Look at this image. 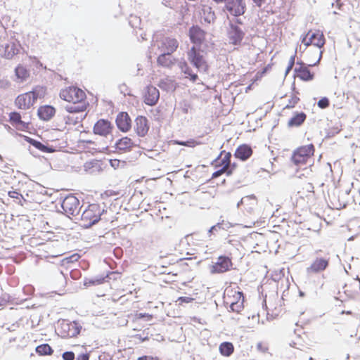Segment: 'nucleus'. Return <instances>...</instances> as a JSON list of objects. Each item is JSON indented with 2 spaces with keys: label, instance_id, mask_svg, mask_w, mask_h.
I'll list each match as a JSON object with an SVG mask.
<instances>
[{
  "label": "nucleus",
  "instance_id": "nucleus-1",
  "mask_svg": "<svg viewBox=\"0 0 360 360\" xmlns=\"http://www.w3.org/2000/svg\"><path fill=\"white\" fill-rule=\"evenodd\" d=\"M105 207H101L97 203L89 205L81 215L80 225L84 229H89L96 224L101 219V216L106 212Z\"/></svg>",
  "mask_w": 360,
  "mask_h": 360
},
{
  "label": "nucleus",
  "instance_id": "nucleus-2",
  "mask_svg": "<svg viewBox=\"0 0 360 360\" xmlns=\"http://www.w3.org/2000/svg\"><path fill=\"white\" fill-rule=\"evenodd\" d=\"M224 304L229 305V311L239 313L243 308L244 295L240 291H229L224 296Z\"/></svg>",
  "mask_w": 360,
  "mask_h": 360
},
{
  "label": "nucleus",
  "instance_id": "nucleus-3",
  "mask_svg": "<svg viewBox=\"0 0 360 360\" xmlns=\"http://www.w3.org/2000/svg\"><path fill=\"white\" fill-rule=\"evenodd\" d=\"M82 326L77 321L63 319L58 321V334L63 338L77 336L81 331Z\"/></svg>",
  "mask_w": 360,
  "mask_h": 360
},
{
  "label": "nucleus",
  "instance_id": "nucleus-4",
  "mask_svg": "<svg viewBox=\"0 0 360 360\" xmlns=\"http://www.w3.org/2000/svg\"><path fill=\"white\" fill-rule=\"evenodd\" d=\"M188 59L190 63L200 72H206L208 70V65L204 58L200 49L193 46L188 51Z\"/></svg>",
  "mask_w": 360,
  "mask_h": 360
},
{
  "label": "nucleus",
  "instance_id": "nucleus-5",
  "mask_svg": "<svg viewBox=\"0 0 360 360\" xmlns=\"http://www.w3.org/2000/svg\"><path fill=\"white\" fill-rule=\"evenodd\" d=\"M61 207L68 217L75 216L79 213V201L72 194H69L61 202Z\"/></svg>",
  "mask_w": 360,
  "mask_h": 360
},
{
  "label": "nucleus",
  "instance_id": "nucleus-6",
  "mask_svg": "<svg viewBox=\"0 0 360 360\" xmlns=\"http://www.w3.org/2000/svg\"><path fill=\"white\" fill-rule=\"evenodd\" d=\"M59 96L61 99L68 103L82 101L86 99L85 92L76 86H69L65 89H62Z\"/></svg>",
  "mask_w": 360,
  "mask_h": 360
},
{
  "label": "nucleus",
  "instance_id": "nucleus-7",
  "mask_svg": "<svg viewBox=\"0 0 360 360\" xmlns=\"http://www.w3.org/2000/svg\"><path fill=\"white\" fill-rule=\"evenodd\" d=\"M224 10L233 17L241 16L247 10L245 0H227L224 4Z\"/></svg>",
  "mask_w": 360,
  "mask_h": 360
},
{
  "label": "nucleus",
  "instance_id": "nucleus-8",
  "mask_svg": "<svg viewBox=\"0 0 360 360\" xmlns=\"http://www.w3.org/2000/svg\"><path fill=\"white\" fill-rule=\"evenodd\" d=\"M231 259L226 255H220L217 262L210 266V271L212 274H223L232 269Z\"/></svg>",
  "mask_w": 360,
  "mask_h": 360
},
{
  "label": "nucleus",
  "instance_id": "nucleus-9",
  "mask_svg": "<svg viewBox=\"0 0 360 360\" xmlns=\"http://www.w3.org/2000/svg\"><path fill=\"white\" fill-rule=\"evenodd\" d=\"M325 37L320 31L311 34L309 32L302 39V42L305 46L304 49L309 45H314L316 48L321 49L325 44Z\"/></svg>",
  "mask_w": 360,
  "mask_h": 360
},
{
  "label": "nucleus",
  "instance_id": "nucleus-10",
  "mask_svg": "<svg viewBox=\"0 0 360 360\" xmlns=\"http://www.w3.org/2000/svg\"><path fill=\"white\" fill-rule=\"evenodd\" d=\"M245 34V32L239 26L229 24L227 37L231 44L234 46L240 45Z\"/></svg>",
  "mask_w": 360,
  "mask_h": 360
},
{
  "label": "nucleus",
  "instance_id": "nucleus-11",
  "mask_svg": "<svg viewBox=\"0 0 360 360\" xmlns=\"http://www.w3.org/2000/svg\"><path fill=\"white\" fill-rule=\"evenodd\" d=\"M319 57L316 62H315L313 64H309L308 65H302V66L295 68V75L301 80L304 81V82H309V81H311L314 79V74L309 70V66H315L316 65H317L319 63V61L321 58V56H322V51H319Z\"/></svg>",
  "mask_w": 360,
  "mask_h": 360
},
{
  "label": "nucleus",
  "instance_id": "nucleus-12",
  "mask_svg": "<svg viewBox=\"0 0 360 360\" xmlns=\"http://www.w3.org/2000/svg\"><path fill=\"white\" fill-rule=\"evenodd\" d=\"M113 128L114 127L110 121L105 119H100L95 123L93 131L95 134L107 136L108 134H111Z\"/></svg>",
  "mask_w": 360,
  "mask_h": 360
},
{
  "label": "nucleus",
  "instance_id": "nucleus-13",
  "mask_svg": "<svg viewBox=\"0 0 360 360\" xmlns=\"http://www.w3.org/2000/svg\"><path fill=\"white\" fill-rule=\"evenodd\" d=\"M188 33L191 41L195 45H200L205 39V31L198 25L191 26Z\"/></svg>",
  "mask_w": 360,
  "mask_h": 360
},
{
  "label": "nucleus",
  "instance_id": "nucleus-14",
  "mask_svg": "<svg viewBox=\"0 0 360 360\" xmlns=\"http://www.w3.org/2000/svg\"><path fill=\"white\" fill-rule=\"evenodd\" d=\"M159 98V90L153 85L148 86L144 94V103L148 105L153 106L157 104Z\"/></svg>",
  "mask_w": 360,
  "mask_h": 360
},
{
  "label": "nucleus",
  "instance_id": "nucleus-15",
  "mask_svg": "<svg viewBox=\"0 0 360 360\" xmlns=\"http://www.w3.org/2000/svg\"><path fill=\"white\" fill-rule=\"evenodd\" d=\"M117 128L122 132H127L131 127V120L126 112H120L115 120Z\"/></svg>",
  "mask_w": 360,
  "mask_h": 360
},
{
  "label": "nucleus",
  "instance_id": "nucleus-16",
  "mask_svg": "<svg viewBox=\"0 0 360 360\" xmlns=\"http://www.w3.org/2000/svg\"><path fill=\"white\" fill-rule=\"evenodd\" d=\"M34 101L30 91L20 94L15 100V104L19 109H29L34 105Z\"/></svg>",
  "mask_w": 360,
  "mask_h": 360
},
{
  "label": "nucleus",
  "instance_id": "nucleus-17",
  "mask_svg": "<svg viewBox=\"0 0 360 360\" xmlns=\"http://www.w3.org/2000/svg\"><path fill=\"white\" fill-rule=\"evenodd\" d=\"M329 265V259L323 257H316L311 263V266L307 269V272L319 273L327 269Z\"/></svg>",
  "mask_w": 360,
  "mask_h": 360
},
{
  "label": "nucleus",
  "instance_id": "nucleus-18",
  "mask_svg": "<svg viewBox=\"0 0 360 360\" xmlns=\"http://www.w3.org/2000/svg\"><path fill=\"white\" fill-rule=\"evenodd\" d=\"M179 42L174 38L165 37L161 41L159 46L160 51L172 54L178 48Z\"/></svg>",
  "mask_w": 360,
  "mask_h": 360
},
{
  "label": "nucleus",
  "instance_id": "nucleus-19",
  "mask_svg": "<svg viewBox=\"0 0 360 360\" xmlns=\"http://www.w3.org/2000/svg\"><path fill=\"white\" fill-rule=\"evenodd\" d=\"M134 129L139 136H145L149 130L148 119L144 116H138L135 120Z\"/></svg>",
  "mask_w": 360,
  "mask_h": 360
},
{
  "label": "nucleus",
  "instance_id": "nucleus-20",
  "mask_svg": "<svg viewBox=\"0 0 360 360\" xmlns=\"http://www.w3.org/2000/svg\"><path fill=\"white\" fill-rule=\"evenodd\" d=\"M23 138L26 142L43 153H51L56 151V149L52 146L44 144L39 141L35 140L27 136H23Z\"/></svg>",
  "mask_w": 360,
  "mask_h": 360
},
{
  "label": "nucleus",
  "instance_id": "nucleus-21",
  "mask_svg": "<svg viewBox=\"0 0 360 360\" xmlns=\"http://www.w3.org/2000/svg\"><path fill=\"white\" fill-rule=\"evenodd\" d=\"M9 120L13 126H15L17 129L24 131L29 128V122L22 120V117L20 112H12L9 115Z\"/></svg>",
  "mask_w": 360,
  "mask_h": 360
},
{
  "label": "nucleus",
  "instance_id": "nucleus-22",
  "mask_svg": "<svg viewBox=\"0 0 360 360\" xmlns=\"http://www.w3.org/2000/svg\"><path fill=\"white\" fill-rule=\"evenodd\" d=\"M88 103L85 100L82 101H75L70 103L64 106L65 110L70 113H79L86 110L88 106Z\"/></svg>",
  "mask_w": 360,
  "mask_h": 360
},
{
  "label": "nucleus",
  "instance_id": "nucleus-23",
  "mask_svg": "<svg viewBox=\"0 0 360 360\" xmlns=\"http://www.w3.org/2000/svg\"><path fill=\"white\" fill-rule=\"evenodd\" d=\"M252 154V148L249 145L242 144L236 148L234 156L237 159H239L242 161H245L250 158Z\"/></svg>",
  "mask_w": 360,
  "mask_h": 360
},
{
  "label": "nucleus",
  "instance_id": "nucleus-24",
  "mask_svg": "<svg viewBox=\"0 0 360 360\" xmlns=\"http://www.w3.org/2000/svg\"><path fill=\"white\" fill-rule=\"evenodd\" d=\"M134 146H135V144L132 140L127 136L118 139L115 143V150L120 153L130 150Z\"/></svg>",
  "mask_w": 360,
  "mask_h": 360
},
{
  "label": "nucleus",
  "instance_id": "nucleus-25",
  "mask_svg": "<svg viewBox=\"0 0 360 360\" xmlns=\"http://www.w3.org/2000/svg\"><path fill=\"white\" fill-rule=\"evenodd\" d=\"M55 113V108L49 105L41 106L37 110L39 117L44 121L50 120L54 116Z\"/></svg>",
  "mask_w": 360,
  "mask_h": 360
},
{
  "label": "nucleus",
  "instance_id": "nucleus-26",
  "mask_svg": "<svg viewBox=\"0 0 360 360\" xmlns=\"http://www.w3.org/2000/svg\"><path fill=\"white\" fill-rule=\"evenodd\" d=\"M1 47L4 49V53H2V56L7 59L12 58L19 52L18 46L15 42L5 43L4 44L1 45Z\"/></svg>",
  "mask_w": 360,
  "mask_h": 360
},
{
  "label": "nucleus",
  "instance_id": "nucleus-27",
  "mask_svg": "<svg viewBox=\"0 0 360 360\" xmlns=\"http://www.w3.org/2000/svg\"><path fill=\"white\" fill-rule=\"evenodd\" d=\"M178 65L181 72H184L186 75V77H188L191 82H195L197 81L198 79V75L193 72L186 61H180Z\"/></svg>",
  "mask_w": 360,
  "mask_h": 360
},
{
  "label": "nucleus",
  "instance_id": "nucleus-28",
  "mask_svg": "<svg viewBox=\"0 0 360 360\" xmlns=\"http://www.w3.org/2000/svg\"><path fill=\"white\" fill-rule=\"evenodd\" d=\"M307 115L304 112H296L288 122L289 127H298L306 120Z\"/></svg>",
  "mask_w": 360,
  "mask_h": 360
},
{
  "label": "nucleus",
  "instance_id": "nucleus-29",
  "mask_svg": "<svg viewBox=\"0 0 360 360\" xmlns=\"http://www.w3.org/2000/svg\"><path fill=\"white\" fill-rule=\"evenodd\" d=\"M157 62L158 65L166 68L171 67L174 64L172 54L163 51H161V53L158 57Z\"/></svg>",
  "mask_w": 360,
  "mask_h": 360
},
{
  "label": "nucleus",
  "instance_id": "nucleus-30",
  "mask_svg": "<svg viewBox=\"0 0 360 360\" xmlns=\"http://www.w3.org/2000/svg\"><path fill=\"white\" fill-rule=\"evenodd\" d=\"M15 75L22 82L30 77V71L25 66L18 65L15 68Z\"/></svg>",
  "mask_w": 360,
  "mask_h": 360
},
{
  "label": "nucleus",
  "instance_id": "nucleus-31",
  "mask_svg": "<svg viewBox=\"0 0 360 360\" xmlns=\"http://www.w3.org/2000/svg\"><path fill=\"white\" fill-rule=\"evenodd\" d=\"M108 276V275L107 274L105 276H96L94 278H85L84 280V285L86 287L100 285V284L104 283L105 278Z\"/></svg>",
  "mask_w": 360,
  "mask_h": 360
},
{
  "label": "nucleus",
  "instance_id": "nucleus-32",
  "mask_svg": "<svg viewBox=\"0 0 360 360\" xmlns=\"http://www.w3.org/2000/svg\"><path fill=\"white\" fill-rule=\"evenodd\" d=\"M203 20L207 24H214L216 20V15L211 7L203 9Z\"/></svg>",
  "mask_w": 360,
  "mask_h": 360
},
{
  "label": "nucleus",
  "instance_id": "nucleus-33",
  "mask_svg": "<svg viewBox=\"0 0 360 360\" xmlns=\"http://www.w3.org/2000/svg\"><path fill=\"white\" fill-rule=\"evenodd\" d=\"M219 349L221 355L229 356L233 354L234 347L231 342H224L219 345Z\"/></svg>",
  "mask_w": 360,
  "mask_h": 360
},
{
  "label": "nucleus",
  "instance_id": "nucleus-34",
  "mask_svg": "<svg viewBox=\"0 0 360 360\" xmlns=\"http://www.w3.org/2000/svg\"><path fill=\"white\" fill-rule=\"evenodd\" d=\"M30 93L33 97L34 102H36L38 98L44 97L46 94V88L44 86H37Z\"/></svg>",
  "mask_w": 360,
  "mask_h": 360
},
{
  "label": "nucleus",
  "instance_id": "nucleus-35",
  "mask_svg": "<svg viewBox=\"0 0 360 360\" xmlns=\"http://www.w3.org/2000/svg\"><path fill=\"white\" fill-rule=\"evenodd\" d=\"M314 146L311 143L307 146H301L296 150L308 160L311 155H314Z\"/></svg>",
  "mask_w": 360,
  "mask_h": 360
},
{
  "label": "nucleus",
  "instance_id": "nucleus-36",
  "mask_svg": "<svg viewBox=\"0 0 360 360\" xmlns=\"http://www.w3.org/2000/svg\"><path fill=\"white\" fill-rule=\"evenodd\" d=\"M222 154H224V158L221 160L220 162L219 163V166L224 167L229 166L230 165L231 159V153L230 152H226L225 150H223L220 153V154L214 160V162H218L220 157Z\"/></svg>",
  "mask_w": 360,
  "mask_h": 360
},
{
  "label": "nucleus",
  "instance_id": "nucleus-37",
  "mask_svg": "<svg viewBox=\"0 0 360 360\" xmlns=\"http://www.w3.org/2000/svg\"><path fill=\"white\" fill-rule=\"evenodd\" d=\"M36 352L39 355H51L53 353V349L47 343L41 344L36 347Z\"/></svg>",
  "mask_w": 360,
  "mask_h": 360
},
{
  "label": "nucleus",
  "instance_id": "nucleus-38",
  "mask_svg": "<svg viewBox=\"0 0 360 360\" xmlns=\"http://www.w3.org/2000/svg\"><path fill=\"white\" fill-rule=\"evenodd\" d=\"M291 160L292 162L297 166H302L306 165L307 159L304 158L302 155L298 153L297 150H295L292 153Z\"/></svg>",
  "mask_w": 360,
  "mask_h": 360
},
{
  "label": "nucleus",
  "instance_id": "nucleus-39",
  "mask_svg": "<svg viewBox=\"0 0 360 360\" xmlns=\"http://www.w3.org/2000/svg\"><path fill=\"white\" fill-rule=\"evenodd\" d=\"M248 201H251V205H257V198L255 195L252 194L242 198L241 200L238 202L237 207L239 208L241 205H244V204L247 203Z\"/></svg>",
  "mask_w": 360,
  "mask_h": 360
},
{
  "label": "nucleus",
  "instance_id": "nucleus-40",
  "mask_svg": "<svg viewBox=\"0 0 360 360\" xmlns=\"http://www.w3.org/2000/svg\"><path fill=\"white\" fill-rule=\"evenodd\" d=\"M341 124L336 123L335 126L329 128L327 131L326 138H331L338 134L341 131Z\"/></svg>",
  "mask_w": 360,
  "mask_h": 360
},
{
  "label": "nucleus",
  "instance_id": "nucleus-41",
  "mask_svg": "<svg viewBox=\"0 0 360 360\" xmlns=\"http://www.w3.org/2000/svg\"><path fill=\"white\" fill-rule=\"evenodd\" d=\"M141 22V20L140 17L130 15L129 18V24L133 28H138L140 27Z\"/></svg>",
  "mask_w": 360,
  "mask_h": 360
},
{
  "label": "nucleus",
  "instance_id": "nucleus-42",
  "mask_svg": "<svg viewBox=\"0 0 360 360\" xmlns=\"http://www.w3.org/2000/svg\"><path fill=\"white\" fill-rule=\"evenodd\" d=\"M8 196L11 198H15V199L19 200L20 201L18 203L22 206L23 205V204L21 201V199H22L24 200V202H27V200L24 198L23 195L22 194H20V193H18L17 191H9Z\"/></svg>",
  "mask_w": 360,
  "mask_h": 360
},
{
  "label": "nucleus",
  "instance_id": "nucleus-43",
  "mask_svg": "<svg viewBox=\"0 0 360 360\" xmlns=\"http://www.w3.org/2000/svg\"><path fill=\"white\" fill-rule=\"evenodd\" d=\"M0 297H1V301L2 303V306H5L8 303H11V304L16 303L14 301V299L8 293L2 294Z\"/></svg>",
  "mask_w": 360,
  "mask_h": 360
},
{
  "label": "nucleus",
  "instance_id": "nucleus-44",
  "mask_svg": "<svg viewBox=\"0 0 360 360\" xmlns=\"http://www.w3.org/2000/svg\"><path fill=\"white\" fill-rule=\"evenodd\" d=\"M319 108L326 109L330 105V101L327 97H322L317 103Z\"/></svg>",
  "mask_w": 360,
  "mask_h": 360
},
{
  "label": "nucleus",
  "instance_id": "nucleus-45",
  "mask_svg": "<svg viewBox=\"0 0 360 360\" xmlns=\"http://www.w3.org/2000/svg\"><path fill=\"white\" fill-rule=\"evenodd\" d=\"M296 52H297V50L295 51V53L293 56H292L289 60L288 65L285 70V75H287L291 71V70L292 69V68L295 65Z\"/></svg>",
  "mask_w": 360,
  "mask_h": 360
},
{
  "label": "nucleus",
  "instance_id": "nucleus-46",
  "mask_svg": "<svg viewBox=\"0 0 360 360\" xmlns=\"http://www.w3.org/2000/svg\"><path fill=\"white\" fill-rule=\"evenodd\" d=\"M84 117H85V115L83 117L82 116L77 117L75 119H74L72 117L68 116L66 123L76 124L78 122H81Z\"/></svg>",
  "mask_w": 360,
  "mask_h": 360
},
{
  "label": "nucleus",
  "instance_id": "nucleus-47",
  "mask_svg": "<svg viewBox=\"0 0 360 360\" xmlns=\"http://www.w3.org/2000/svg\"><path fill=\"white\" fill-rule=\"evenodd\" d=\"M75 357V353L72 351L65 352L62 354V358L63 360H74Z\"/></svg>",
  "mask_w": 360,
  "mask_h": 360
},
{
  "label": "nucleus",
  "instance_id": "nucleus-48",
  "mask_svg": "<svg viewBox=\"0 0 360 360\" xmlns=\"http://www.w3.org/2000/svg\"><path fill=\"white\" fill-rule=\"evenodd\" d=\"M300 101V98L294 96L290 100L288 104L285 106V108H293Z\"/></svg>",
  "mask_w": 360,
  "mask_h": 360
},
{
  "label": "nucleus",
  "instance_id": "nucleus-49",
  "mask_svg": "<svg viewBox=\"0 0 360 360\" xmlns=\"http://www.w3.org/2000/svg\"><path fill=\"white\" fill-rule=\"evenodd\" d=\"M220 222H218L217 224L210 227L208 230V234L211 236V234H214L216 232H218L219 230H221Z\"/></svg>",
  "mask_w": 360,
  "mask_h": 360
},
{
  "label": "nucleus",
  "instance_id": "nucleus-50",
  "mask_svg": "<svg viewBox=\"0 0 360 360\" xmlns=\"http://www.w3.org/2000/svg\"><path fill=\"white\" fill-rule=\"evenodd\" d=\"M194 299L190 297H179L177 300V302H179V304L183 303H190L193 302Z\"/></svg>",
  "mask_w": 360,
  "mask_h": 360
},
{
  "label": "nucleus",
  "instance_id": "nucleus-51",
  "mask_svg": "<svg viewBox=\"0 0 360 360\" xmlns=\"http://www.w3.org/2000/svg\"><path fill=\"white\" fill-rule=\"evenodd\" d=\"M57 280L60 283H61L62 285H64V284H65L66 282H67L66 276H65V274L62 271H60L58 273V275L57 276Z\"/></svg>",
  "mask_w": 360,
  "mask_h": 360
},
{
  "label": "nucleus",
  "instance_id": "nucleus-52",
  "mask_svg": "<svg viewBox=\"0 0 360 360\" xmlns=\"http://www.w3.org/2000/svg\"><path fill=\"white\" fill-rule=\"evenodd\" d=\"M221 229L222 230L228 231L231 227H232V224L229 221H225L224 220H222L220 222Z\"/></svg>",
  "mask_w": 360,
  "mask_h": 360
},
{
  "label": "nucleus",
  "instance_id": "nucleus-53",
  "mask_svg": "<svg viewBox=\"0 0 360 360\" xmlns=\"http://www.w3.org/2000/svg\"><path fill=\"white\" fill-rule=\"evenodd\" d=\"M226 168L224 167H221V169L215 171L213 174H212V179H216V178H218L219 176H220L222 174H224V171H225Z\"/></svg>",
  "mask_w": 360,
  "mask_h": 360
},
{
  "label": "nucleus",
  "instance_id": "nucleus-54",
  "mask_svg": "<svg viewBox=\"0 0 360 360\" xmlns=\"http://www.w3.org/2000/svg\"><path fill=\"white\" fill-rule=\"evenodd\" d=\"M90 355L89 353H82L77 356L76 360H89Z\"/></svg>",
  "mask_w": 360,
  "mask_h": 360
},
{
  "label": "nucleus",
  "instance_id": "nucleus-55",
  "mask_svg": "<svg viewBox=\"0 0 360 360\" xmlns=\"http://www.w3.org/2000/svg\"><path fill=\"white\" fill-rule=\"evenodd\" d=\"M235 18H234L233 20L230 21L229 24H233V25H235L236 26H238L239 25L243 24V22L240 18H238V17H235Z\"/></svg>",
  "mask_w": 360,
  "mask_h": 360
},
{
  "label": "nucleus",
  "instance_id": "nucleus-56",
  "mask_svg": "<svg viewBox=\"0 0 360 360\" xmlns=\"http://www.w3.org/2000/svg\"><path fill=\"white\" fill-rule=\"evenodd\" d=\"M198 143L195 139H191L186 141V147H195Z\"/></svg>",
  "mask_w": 360,
  "mask_h": 360
},
{
  "label": "nucleus",
  "instance_id": "nucleus-57",
  "mask_svg": "<svg viewBox=\"0 0 360 360\" xmlns=\"http://www.w3.org/2000/svg\"><path fill=\"white\" fill-rule=\"evenodd\" d=\"M257 348L259 351L265 353L268 350V347L263 345L262 342H259L257 345Z\"/></svg>",
  "mask_w": 360,
  "mask_h": 360
},
{
  "label": "nucleus",
  "instance_id": "nucleus-58",
  "mask_svg": "<svg viewBox=\"0 0 360 360\" xmlns=\"http://www.w3.org/2000/svg\"><path fill=\"white\" fill-rule=\"evenodd\" d=\"M251 201H248L247 203H245L244 205H245V209L246 210V211L249 213H252V210H253V207L255 205H251Z\"/></svg>",
  "mask_w": 360,
  "mask_h": 360
},
{
  "label": "nucleus",
  "instance_id": "nucleus-59",
  "mask_svg": "<svg viewBox=\"0 0 360 360\" xmlns=\"http://www.w3.org/2000/svg\"><path fill=\"white\" fill-rule=\"evenodd\" d=\"M70 276L73 279H77L80 274V272L79 270H73L70 272Z\"/></svg>",
  "mask_w": 360,
  "mask_h": 360
},
{
  "label": "nucleus",
  "instance_id": "nucleus-60",
  "mask_svg": "<svg viewBox=\"0 0 360 360\" xmlns=\"http://www.w3.org/2000/svg\"><path fill=\"white\" fill-rule=\"evenodd\" d=\"M256 6L260 8L262 6L266 3V0H252Z\"/></svg>",
  "mask_w": 360,
  "mask_h": 360
},
{
  "label": "nucleus",
  "instance_id": "nucleus-61",
  "mask_svg": "<svg viewBox=\"0 0 360 360\" xmlns=\"http://www.w3.org/2000/svg\"><path fill=\"white\" fill-rule=\"evenodd\" d=\"M281 272H282V271H281V272L278 274L276 273V274L272 275V279L274 281H278V280H280L281 278V277L283 276V274L281 275Z\"/></svg>",
  "mask_w": 360,
  "mask_h": 360
},
{
  "label": "nucleus",
  "instance_id": "nucleus-62",
  "mask_svg": "<svg viewBox=\"0 0 360 360\" xmlns=\"http://www.w3.org/2000/svg\"><path fill=\"white\" fill-rule=\"evenodd\" d=\"M110 165L112 167L116 168L119 166V164L120 162V160L115 159V160H110Z\"/></svg>",
  "mask_w": 360,
  "mask_h": 360
},
{
  "label": "nucleus",
  "instance_id": "nucleus-63",
  "mask_svg": "<svg viewBox=\"0 0 360 360\" xmlns=\"http://www.w3.org/2000/svg\"><path fill=\"white\" fill-rule=\"evenodd\" d=\"M226 169L224 172V174L225 173L227 176H230L231 174H232L233 170L229 166H226Z\"/></svg>",
  "mask_w": 360,
  "mask_h": 360
},
{
  "label": "nucleus",
  "instance_id": "nucleus-64",
  "mask_svg": "<svg viewBox=\"0 0 360 360\" xmlns=\"http://www.w3.org/2000/svg\"><path fill=\"white\" fill-rule=\"evenodd\" d=\"M188 108H189V105H187V104H184V105L182 107V112L185 114H187L188 112Z\"/></svg>",
  "mask_w": 360,
  "mask_h": 360
}]
</instances>
